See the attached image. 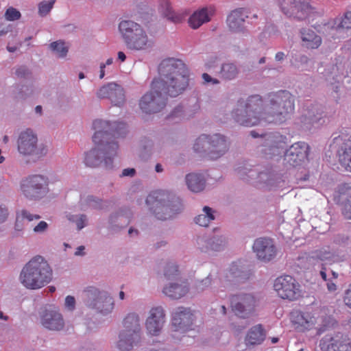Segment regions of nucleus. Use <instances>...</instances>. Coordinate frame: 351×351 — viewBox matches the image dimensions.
<instances>
[{
    "instance_id": "obj_40",
    "label": "nucleus",
    "mask_w": 351,
    "mask_h": 351,
    "mask_svg": "<svg viewBox=\"0 0 351 351\" xmlns=\"http://www.w3.org/2000/svg\"><path fill=\"white\" fill-rule=\"evenodd\" d=\"M49 49L57 58L64 59L69 53V45L63 40H59L50 43Z\"/></svg>"
},
{
    "instance_id": "obj_48",
    "label": "nucleus",
    "mask_w": 351,
    "mask_h": 351,
    "mask_svg": "<svg viewBox=\"0 0 351 351\" xmlns=\"http://www.w3.org/2000/svg\"><path fill=\"white\" fill-rule=\"evenodd\" d=\"M319 119L318 117L312 115L311 112H308L300 117V122L304 129L309 130L318 121Z\"/></svg>"
},
{
    "instance_id": "obj_2",
    "label": "nucleus",
    "mask_w": 351,
    "mask_h": 351,
    "mask_svg": "<svg viewBox=\"0 0 351 351\" xmlns=\"http://www.w3.org/2000/svg\"><path fill=\"white\" fill-rule=\"evenodd\" d=\"M93 142L95 146L84 153L83 163L91 168L101 165L111 168L119 150L117 143L110 141L114 130L117 129L116 123L97 119L93 122Z\"/></svg>"
},
{
    "instance_id": "obj_62",
    "label": "nucleus",
    "mask_w": 351,
    "mask_h": 351,
    "mask_svg": "<svg viewBox=\"0 0 351 351\" xmlns=\"http://www.w3.org/2000/svg\"><path fill=\"white\" fill-rule=\"evenodd\" d=\"M74 254L77 256H82L85 255V247L80 245L75 249Z\"/></svg>"
},
{
    "instance_id": "obj_35",
    "label": "nucleus",
    "mask_w": 351,
    "mask_h": 351,
    "mask_svg": "<svg viewBox=\"0 0 351 351\" xmlns=\"http://www.w3.org/2000/svg\"><path fill=\"white\" fill-rule=\"evenodd\" d=\"M210 12L206 8H202L193 13L189 19V25L193 29H197L202 25L210 21Z\"/></svg>"
},
{
    "instance_id": "obj_8",
    "label": "nucleus",
    "mask_w": 351,
    "mask_h": 351,
    "mask_svg": "<svg viewBox=\"0 0 351 351\" xmlns=\"http://www.w3.org/2000/svg\"><path fill=\"white\" fill-rule=\"evenodd\" d=\"M57 180L53 175L33 174L23 178L20 183L21 193L32 200L40 199L49 193L50 184Z\"/></svg>"
},
{
    "instance_id": "obj_19",
    "label": "nucleus",
    "mask_w": 351,
    "mask_h": 351,
    "mask_svg": "<svg viewBox=\"0 0 351 351\" xmlns=\"http://www.w3.org/2000/svg\"><path fill=\"white\" fill-rule=\"evenodd\" d=\"M99 99H108L117 106H122L125 102V94L123 88L115 83L109 82L97 89L95 93Z\"/></svg>"
},
{
    "instance_id": "obj_3",
    "label": "nucleus",
    "mask_w": 351,
    "mask_h": 351,
    "mask_svg": "<svg viewBox=\"0 0 351 351\" xmlns=\"http://www.w3.org/2000/svg\"><path fill=\"white\" fill-rule=\"evenodd\" d=\"M158 69L159 77L153 80L154 90L160 89L167 99L176 97L186 90L189 71L181 60L166 58L161 62Z\"/></svg>"
},
{
    "instance_id": "obj_17",
    "label": "nucleus",
    "mask_w": 351,
    "mask_h": 351,
    "mask_svg": "<svg viewBox=\"0 0 351 351\" xmlns=\"http://www.w3.org/2000/svg\"><path fill=\"white\" fill-rule=\"evenodd\" d=\"M166 322V313L162 306L150 308L145 320V328L147 336L158 337L163 330Z\"/></svg>"
},
{
    "instance_id": "obj_43",
    "label": "nucleus",
    "mask_w": 351,
    "mask_h": 351,
    "mask_svg": "<svg viewBox=\"0 0 351 351\" xmlns=\"http://www.w3.org/2000/svg\"><path fill=\"white\" fill-rule=\"evenodd\" d=\"M200 106L198 102L195 101L193 105L187 106L184 110L181 107L175 109L173 114L174 116H178L176 114L182 112L180 115L182 119H189L193 117L199 111Z\"/></svg>"
},
{
    "instance_id": "obj_33",
    "label": "nucleus",
    "mask_w": 351,
    "mask_h": 351,
    "mask_svg": "<svg viewBox=\"0 0 351 351\" xmlns=\"http://www.w3.org/2000/svg\"><path fill=\"white\" fill-rule=\"evenodd\" d=\"M302 45L308 49H317L322 44V38L313 30L303 29L301 31Z\"/></svg>"
},
{
    "instance_id": "obj_54",
    "label": "nucleus",
    "mask_w": 351,
    "mask_h": 351,
    "mask_svg": "<svg viewBox=\"0 0 351 351\" xmlns=\"http://www.w3.org/2000/svg\"><path fill=\"white\" fill-rule=\"evenodd\" d=\"M49 228V225L45 221H40L38 223L35 225L32 231L36 234H45Z\"/></svg>"
},
{
    "instance_id": "obj_56",
    "label": "nucleus",
    "mask_w": 351,
    "mask_h": 351,
    "mask_svg": "<svg viewBox=\"0 0 351 351\" xmlns=\"http://www.w3.org/2000/svg\"><path fill=\"white\" fill-rule=\"evenodd\" d=\"M342 213L346 219H351V195L348 196L343 203Z\"/></svg>"
},
{
    "instance_id": "obj_21",
    "label": "nucleus",
    "mask_w": 351,
    "mask_h": 351,
    "mask_svg": "<svg viewBox=\"0 0 351 351\" xmlns=\"http://www.w3.org/2000/svg\"><path fill=\"white\" fill-rule=\"evenodd\" d=\"M309 147L304 142L293 144L285 154V160L291 166L297 167L307 160Z\"/></svg>"
},
{
    "instance_id": "obj_7",
    "label": "nucleus",
    "mask_w": 351,
    "mask_h": 351,
    "mask_svg": "<svg viewBox=\"0 0 351 351\" xmlns=\"http://www.w3.org/2000/svg\"><path fill=\"white\" fill-rule=\"evenodd\" d=\"M119 29L127 47L131 50L147 51L154 47V39L139 24L132 21H121Z\"/></svg>"
},
{
    "instance_id": "obj_46",
    "label": "nucleus",
    "mask_w": 351,
    "mask_h": 351,
    "mask_svg": "<svg viewBox=\"0 0 351 351\" xmlns=\"http://www.w3.org/2000/svg\"><path fill=\"white\" fill-rule=\"evenodd\" d=\"M56 0H43L38 4V14L44 17L49 14L53 8Z\"/></svg>"
},
{
    "instance_id": "obj_13",
    "label": "nucleus",
    "mask_w": 351,
    "mask_h": 351,
    "mask_svg": "<svg viewBox=\"0 0 351 351\" xmlns=\"http://www.w3.org/2000/svg\"><path fill=\"white\" fill-rule=\"evenodd\" d=\"M41 326L49 330L60 331L64 328V319L60 308L54 304H47L38 312Z\"/></svg>"
},
{
    "instance_id": "obj_50",
    "label": "nucleus",
    "mask_w": 351,
    "mask_h": 351,
    "mask_svg": "<svg viewBox=\"0 0 351 351\" xmlns=\"http://www.w3.org/2000/svg\"><path fill=\"white\" fill-rule=\"evenodd\" d=\"M319 274L322 278L326 282V286L329 293L336 294L338 290V286L336 280L328 279L326 271L322 269L320 271Z\"/></svg>"
},
{
    "instance_id": "obj_23",
    "label": "nucleus",
    "mask_w": 351,
    "mask_h": 351,
    "mask_svg": "<svg viewBox=\"0 0 351 351\" xmlns=\"http://www.w3.org/2000/svg\"><path fill=\"white\" fill-rule=\"evenodd\" d=\"M253 251L257 258L264 262L271 261L276 254V250L273 241L267 238L256 239L253 245Z\"/></svg>"
},
{
    "instance_id": "obj_25",
    "label": "nucleus",
    "mask_w": 351,
    "mask_h": 351,
    "mask_svg": "<svg viewBox=\"0 0 351 351\" xmlns=\"http://www.w3.org/2000/svg\"><path fill=\"white\" fill-rule=\"evenodd\" d=\"M189 291V286L186 281L176 279L167 283L162 289L163 293L167 297L178 300L185 296Z\"/></svg>"
},
{
    "instance_id": "obj_27",
    "label": "nucleus",
    "mask_w": 351,
    "mask_h": 351,
    "mask_svg": "<svg viewBox=\"0 0 351 351\" xmlns=\"http://www.w3.org/2000/svg\"><path fill=\"white\" fill-rule=\"evenodd\" d=\"M123 331L142 337L141 318L136 312H130L122 320Z\"/></svg>"
},
{
    "instance_id": "obj_12",
    "label": "nucleus",
    "mask_w": 351,
    "mask_h": 351,
    "mask_svg": "<svg viewBox=\"0 0 351 351\" xmlns=\"http://www.w3.org/2000/svg\"><path fill=\"white\" fill-rule=\"evenodd\" d=\"M292 322L298 329L303 330H309L316 324L320 326V322L324 326H329L333 325L334 320L330 317H324L321 315L320 309H317L313 312L294 313L292 315Z\"/></svg>"
},
{
    "instance_id": "obj_44",
    "label": "nucleus",
    "mask_w": 351,
    "mask_h": 351,
    "mask_svg": "<svg viewBox=\"0 0 351 351\" xmlns=\"http://www.w3.org/2000/svg\"><path fill=\"white\" fill-rule=\"evenodd\" d=\"M221 74L225 79L232 80L237 77L238 69L234 64H224L221 66Z\"/></svg>"
},
{
    "instance_id": "obj_6",
    "label": "nucleus",
    "mask_w": 351,
    "mask_h": 351,
    "mask_svg": "<svg viewBox=\"0 0 351 351\" xmlns=\"http://www.w3.org/2000/svg\"><path fill=\"white\" fill-rule=\"evenodd\" d=\"M16 149L20 156L34 161L45 157L49 153V145L39 141L38 133L32 128L19 131L16 138Z\"/></svg>"
},
{
    "instance_id": "obj_53",
    "label": "nucleus",
    "mask_w": 351,
    "mask_h": 351,
    "mask_svg": "<svg viewBox=\"0 0 351 351\" xmlns=\"http://www.w3.org/2000/svg\"><path fill=\"white\" fill-rule=\"evenodd\" d=\"M242 273L239 266L236 263H233L228 271L227 277L232 279L239 278L241 277Z\"/></svg>"
},
{
    "instance_id": "obj_1",
    "label": "nucleus",
    "mask_w": 351,
    "mask_h": 351,
    "mask_svg": "<svg viewBox=\"0 0 351 351\" xmlns=\"http://www.w3.org/2000/svg\"><path fill=\"white\" fill-rule=\"evenodd\" d=\"M293 110V97L289 92L282 91L271 96L266 102L258 95L239 102L232 112V117L240 125L251 127L282 123Z\"/></svg>"
},
{
    "instance_id": "obj_45",
    "label": "nucleus",
    "mask_w": 351,
    "mask_h": 351,
    "mask_svg": "<svg viewBox=\"0 0 351 351\" xmlns=\"http://www.w3.org/2000/svg\"><path fill=\"white\" fill-rule=\"evenodd\" d=\"M81 204L85 207L99 209L101 207V200L93 195L83 196L80 199Z\"/></svg>"
},
{
    "instance_id": "obj_29",
    "label": "nucleus",
    "mask_w": 351,
    "mask_h": 351,
    "mask_svg": "<svg viewBox=\"0 0 351 351\" xmlns=\"http://www.w3.org/2000/svg\"><path fill=\"white\" fill-rule=\"evenodd\" d=\"M247 16V12L245 8H241L232 10L227 17L228 27L233 32L241 31Z\"/></svg>"
},
{
    "instance_id": "obj_41",
    "label": "nucleus",
    "mask_w": 351,
    "mask_h": 351,
    "mask_svg": "<svg viewBox=\"0 0 351 351\" xmlns=\"http://www.w3.org/2000/svg\"><path fill=\"white\" fill-rule=\"evenodd\" d=\"M193 149L195 152L205 154L208 156L209 134H203L199 136L193 143Z\"/></svg>"
},
{
    "instance_id": "obj_58",
    "label": "nucleus",
    "mask_w": 351,
    "mask_h": 351,
    "mask_svg": "<svg viewBox=\"0 0 351 351\" xmlns=\"http://www.w3.org/2000/svg\"><path fill=\"white\" fill-rule=\"evenodd\" d=\"M202 79L204 80V83L206 84L215 85L219 84V80L217 79L213 78L207 73H204L202 75Z\"/></svg>"
},
{
    "instance_id": "obj_26",
    "label": "nucleus",
    "mask_w": 351,
    "mask_h": 351,
    "mask_svg": "<svg viewBox=\"0 0 351 351\" xmlns=\"http://www.w3.org/2000/svg\"><path fill=\"white\" fill-rule=\"evenodd\" d=\"M141 340L142 337L120 330L115 342V347L119 351H131L140 345Z\"/></svg>"
},
{
    "instance_id": "obj_47",
    "label": "nucleus",
    "mask_w": 351,
    "mask_h": 351,
    "mask_svg": "<svg viewBox=\"0 0 351 351\" xmlns=\"http://www.w3.org/2000/svg\"><path fill=\"white\" fill-rule=\"evenodd\" d=\"M67 218L70 221L75 223L78 230H82L88 225V218L85 215H69Z\"/></svg>"
},
{
    "instance_id": "obj_52",
    "label": "nucleus",
    "mask_w": 351,
    "mask_h": 351,
    "mask_svg": "<svg viewBox=\"0 0 351 351\" xmlns=\"http://www.w3.org/2000/svg\"><path fill=\"white\" fill-rule=\"evenodd\" d=\"M21 17V12L14 7H9L4 14L5 19L8 21H17L20 19Z\"/></svg>"
},
{
    "instance_id": "obj_38",
    "label": "nucleus",
    "mask_w": 351,
    "mask_h": 351,
    "mask_svg": "<svg viewBox=\"0 0 351 351\" xmlns=\"http://www.w3.org/2000/svg\"><path fill=\"white\" fill-rule=\"evenodd\" d=\"M318 70L319 73H321L329 83L333 84L338 80L340 71L337 65L330 63L326 64L324 66L319 67Z\"/></svg>"
},
{
    "instance_id": "obj_51",
    "label": "nucleus",
    "mask_w": 351,
    "mask_h": 351,
    "mask_svg": "<svg viewBox=\"0 0 351 351\" xmlns=\"http://www.w3.org/2000/svg\"><path fill=\"white\" fill-rule=\"evenodd\" d=\"M212 278L210 276H208L204 279L197 280L195 285V289L197 293H201L209 288L212 285Z\"/></svg>"
},
{
    "instance_id": "obj_28",
    "label": "nucleus",
    "mask_w": 351,
    "mask_h": 351,
    "mask_svg": "<svg viewBox=\"0 0 351 351\" xmlns=\"http://www.w3.org/2000/svg\"><path fill=\"white\" fill-rule=\"evenodd\" d=\"M187 189L193 193L203 192L206 186V176L202 173H191L185 176Z\"/></svg>"
},
{
    "instance_id": "obj_5",
    "label": "nucleus",
    "mask_w": 351,
    "mask_h": 351,
    "mask_svg": "<svg viewBox=\"0 0 351 351\" xmlns=\"http://www.w3.org/2000/svg\"><path fill=\"white\" fill-rule=\"evenodd\" d=\"M146 204L155 217L160 220L171 219L184 208L180 197L165 190L150 193L146 199Z\"/></svg>"
},
{
    "instance_id": "obj_55",
    "label": "nucleus",
    "mask_w": 351,
    "mask_h": 351,
    "mask_svg": "<svg viewBox=\"0 0 351 351\" xmlns=\"http://www.w3.org/2000/svg\"><path fill=\"white\" fill-rule=\"evenodd\" d=\"M76 300L72 295H67L64 299V309L68 312H73L75 309Z\"/></svg>"
},
{
    "instance_id": "obj_15",
    "label": "nucleus",
    "mask_w": 351,
    "mask_h": 351,
    "mask_svg": "<svg viewBox=\"0 0 351 351\" xmlns=\"http://www.w3.org/2000/svg\"><path fill=\"white\" fill-rule=\"evenodd\" d=\"M167 102V98L160 89L154 90L153 82L149 91L144 94L138 101V106L145 114H153L161 111Z\"/></svg>"
},
{
    "instance_id": "obj_16",
    "label": "nucleus",
    "mask_w": 351,
    "mask_h": 351,
    "mask_svg": "<svg viewBox=\"0 0 351 351\" xmlns=\"http://www.w3.org/2000/svg\"><path fill=\"white\" fill-rule=\"evenodd\" d=\"M196 320V314L189 307H176L171 313V326L174 332L181 334L193 329Z\"/></svg>"
},
{
    "instance_id": "obj_30",
    "label": "nucleus",
    "mask_w": 351,
    "mask_h": 351,
    "mask_svg": "<svg viewBox=\"0 0 351 351\" xmlns=\"http://www.w3.org/2000/svg\"><path fill=\"white\" fill-rule=\"evenodd\" d=\"M351 28V12L345 13L343 17L336 19L331 26V36L334 38L343 36L344 30Z\"/></svg>"
},
{
    "instance_id": "obj_59",
    "label": "nucleus",
    "mask_w": 351,
    "mask_h": 351,
    "mask_svg": "<svg viewBox=\"0 0 351 351\" xmlns=\"http://www.w3.org/2000/svg\"><path fill=\"white\" fill-rule=\"evenodd\" d=\"M8 216L7 208L3 204H0V224L5 222Z\"/></svg>"
},
{
    "instance_id": "obj_9",
    "label": "nucleus",
    "mask_w": 351,
    "mask_h": 351,
    "mask_svg": "<svg viewBox=\"0 0 351 351\" xmlns=\"http://www.w3.org/2000/svg\"><path fill=\"white\" fill-rule=\"evenodd\" d=\"M86 305L102 316H108L114 309L115 302L108 291L89 287L86 290Z\"/></svg>"
},
{
    "instance_id": "obj_18",
    "label": "nucleus",
    "mask_w": 351,
    "mask_h": 351,
    "mask_svg": "<svg viewBox=\"0 0 351 351\" xmlns=\"http://www.w3.org/2000/svg\"><path fill=\"white\" fill-rule=\"evenodd\" d=\"M300 286L291 276H282L274 282V289L278 295L282 299L294 300L300 295Z\"/></svg>"
},
{
    "instance_id": "obj_14",
    "label": "nucleus",
    "mask_w": 351,
    "mask_h": 351,
    "mask_svg": "<svg viewBox=\"0 0 351 351\" xmlns=\"http://www.w3.org/2000/svg\"><path fill=\"white\" fill-rule=\"evenodd\" d=\"M258 305L259 299L251 293H241L234 295L231 301L232 311L242 318L252 316Z\"/></svg>"
},
{
    "instance_id": "obj_49",
    "label": "nucleus",
    "mask_w": 351,
    "mask_h": 351,
    "mask_svg": "<svg viewBox=\"0 0 351 351\" xmlns=\"http://www.w3.org/2000/svg\"><path fill=\"white\" fill-rule=\"evenodd\" d=\"M179 275V270L178 267L176 263H168L165 266V270H164V276L167 280H173L175 279V280L177 278V277Z\"/></svg>"
},
{
    "instance_id": "obj_39",
    "label": "nucleus",
    "mask_w": 351,
    "mask_h": 351,
    "mask_svg": "<svg viewBox=\"0 0 351 351\" xmlns=\"http://www.w3.org/2000/svg\"><path fill=\"white\" fill-rule=\"evenodd\" d=\"M339 160L346 171L351 172V141L345 143L339 150Z\"/></svg>"
},
{
    "instance_id": "obj_32",
    "label": "nucleus",
    "mask_w": 351,
    "mask_h": 351,
    "mask_svg": "<svg viewBox=\"0 0 351 351\" xmlns=\"http://www.w3.org/2000/svg\"><path fill=\"white\" fill-rule=\"evenodd\" d=\"M265 332L260 324L252 327L247 332L245 341L247 346L261 344L265 339Z\"/></svg>"
},
{
    "instance_id": "obj_61",
    "label": "nucleus",
    "mask_w": 351,
    "mask_h": 351,
    "mask_svg": "<svg viewBox=\"0 0 351 351\" xmlns=\"http://www.w3.org/2000/svg\"><path fill=\"white\" fill-rule=\"evenodd\" d=\"M136 170L134 168L124 169L122 171V176H130L132 177L135 175Z\"/></svg>"
},
{
    "instance_id": "obj_57",
    "label": "nucleus",
    "mask_w": 351,
    "mask_h": 351,
    "mask_svg": "<svg viewBox=\"0 0 351 351\" xmlns=\"http://www.w3.org/2000/svg\"><path fill=\"white\" fill-rule=\"evenodd\" d=\"M332 256V254L326 250H317L314 253L313 257L321 260H328Z\"/></svg>"
},
{
    "instance_id": "obj_42",
    "label": "nucleus",
    "mask_w": 351,
    "mask_h": 351,
    "mask_svg": "<svg viewBox=\"0 0 351 351\" xmlns=\"http://www.w3.org/2000/svg\"><path fill=\"white\" fill-rule=\"evenodd\" d=\"M164 147V143L160 140H147L143 144V150L149 156L159 154Z\"/></svg>"
},
{
    "instance_id": "obj_4",
    "label": "nucleus",
    "mask_w": 351,
    "mask_h": 351,
    "mask_svg": "<svg viewBox=\"0 0 351 351\" xmlns=\"http://www.w3.org/2000/svg\"><path fill=\"white\" fill-rule=\"evenodd\" d=\"M53 280V269L41 255L31 258L21 268L18 280L23 287L30 291L40 290Z\"/></svg>"
},
{
    "instance_id": "obj_64",
    "label": "nucleus",
    "mask_w": 351,
    "mask_h": 351,
    "mask_svg": "<svg viewBox=\"0 0 351 351\" xmlns=\"http://www.w3.org/2000/svg\"><path fill=\"white\" fill-rule=\"evenodd\" d=\"M27 69L24 67H19L16 70V75L18 77H22L25 75Z\"/></svg>"
},
{
    "instance_id": "obj_10",
    "label": "nucleus",
    "mask_w": 351,
    "mask_h": 351,
    "mask_svg": "<svg viewBox=\"0 0 351 351\" xmlns=\"http://www.w3.org/2000/svg\"><path fill=\"white\" fill-rule=\"evenodd\" d=\"M229 241L228 234L225 230L215 228L210 234L198 237L197 245L202 252H219L228 247Z\"/></svg>"
},
{
    "instance_id": "obj_24",
    "label": "nucleus",
    "mask_w": 351,
    "mask_h": 351,
    "mask_svg": "<svg viewBox=\"0 0 351 351\" xmlns=\"http://www.w3.org/2000/svg\"><path fill=\"white\" fill-rule=\"evenodd\" d=\"M229 149V143L226 138L220 134H209L208 157L216 160L223 156Z\"/></svg>"
},
{
    "instance_id": "obj_34",
    "label": "nucleus",
    "mask_w": 351,
    "mask_h": 351,
    "mask_svg": "<svg viewBox=\"0 0 351 351\" xmlns=\"http://www.w3.org/2000/svg\"><path fill=\"white\" fill-rule=\"evenodd\" d=\"M215 219V210L212 208L205 206L202 208V212L196 215L194 223L201 227L206 228Z\"/></svg>"
},
{
    "instance_id": "obj_36",
    "label": "nucleus",
    "mask_w": 351,
    "mask_h": 351,
    "mask_svg": "<svg viewBox=\"0 0 351 351\" xmlns=\"http://www.w3.org/2000/svg\"><path fill=\"white\" fill-rule=\"evenodd\" d=\"M258 181L269 188L280 186L281 178L280 176L273 170L261 171L258 176Z\"/></svg>"
},
{
    "instance_id": "obj_20",
    "label": "nucleus",
    "mask_w": 351,
    "mask_h": 351,
    "mask_svg": "<svg viewBox=\"0 0 351 351\" xmlns=\"http://www.w3.org/2000/svg\"><path fill=\"white\" fill-rule=\"evenodd\" d=\"M320 346L325 351H351L350 339L340 332L323 338Z\"/></svg>"
},
{
    "instance_id": "obj_60",
    "label": "nucleus",
    "mask_w": 351,
    "mask_h": 351,
    "mask_svg": "<svg viewBox=\"0 0 351 351\" xmlns=\"http://www.w3.org/2000/svg\"><path fill=\"white\" fill-rule=\"evenodd\" d=\"M343 301L346 305L351 308V285L349 286L348 289L345 292Z\"/></svg>"
},
{
    "instance_id": "obj_22",
    "label": "nucleus",
    "mask_w": 351,
    "mask_h": 351,
    "mask_svg": "<svg viewBox=\"0 0 351 351\" xmlns=\"http://www.w3.org/2000/svg\"><path fill=\"white\" fill-rule=\"evenodd\" d=\"M279 3L282 11L286 15L298 19H304L310 10L308 3L300 0H279Z\"/></svg>"
},
{
    "instance_id": "obj_37",
    "label": "nucleus",
    "mask_w": 351,
    "mask_h": 351,
    "mask_svg": "<svg viewBox=\"0 0 351 351\" xmlns=\"http://www.w3.org/2000/svg\"><path fill=\"white\" fill-rule=\"evenodd\" d=\"M158 10L164 17L174 23L182 21L181 16L172 9L169 0H159Z\"/></svg>"
},
{
    "instance_id": "obj_31",
    "label": "nucleus",
    "mask_w": 351,
    "mask_h": 351,
    "mask_svg": "<svg viewBox=\"0 0 351 351\" xmlns=\"http://www.w3.org/2000/svg\"><path fill=\"white\" fill-rule=\"evenodd\" d=\"M39 215L33 214L26 210H21L16 213L14 230L17 234L23 233L27 224L25 221L32 223L40 219Z\"/></svg>"
},
{
    "instance_id": "obj_63",
    "label": "nucleus",
    "mask_w": 351,
    "mask_h": 351,
    "mask_svg": "<svg viewBox=\"0 0 351 351\" xmlns=\"http://www.w3.org/2000/svg\"><path fill=\"white\" fill-rule=\"evenodd\" d=\"M285 54L282 51H278V53H276L275 60L277 62L282 61L285 59Z\"/></svg>"
},
{
    "instance_id": "obj_11",
    "label": "nucleus",
    "mask_w": 351,
    "mask_h": 351,
    "mask_svg": "<svg viewBox=\"0 0 351 351\" xmlns=\"http://www.w3.org/2000/svg\"><path fill=\"white\" fill-rule=\"evenodd\" d=\"M261 152L266 158L276 159L285 155L288 145L287 138L278 132H270L261 136Z\"/></svg>"
}]
</instances>
